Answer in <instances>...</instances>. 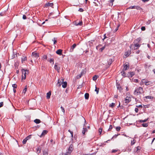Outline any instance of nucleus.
Returning a JSON list of instances; mask_svg holds the SVG:
<instances>
[{
	"label": "nucleus",
	"instance_id": "obj_9",
	"mask_svg": "<svg viewBox=\"0 0 155 155\" xmlns=\"http://www.w3.org/2000/svg\"><path fill=\"white\" fill-rule=\"evenodd\" d=\"M77 45L76 44H74L71 47L70 50V52H72L73 51L74 49L76 47Z\"/></svg>",
	"mask_w": 155,
	"mask_h": 155
},
{
	"label": "nucleus",
	"instance_id": "obj_38",
	"mask_svg": "<svg viewBox=\"0 0 155 155\" xmlns=\"http://www.w3.org/2000/svg\"><path fill=\"white\" fill-rule=\"evenodd\" d=\"M120 128H121L120 127V126H118L117 127H116V130L117 131H120Z\"/></svg>",
	"mask_w": 155,
	"mask_h": 155
},
{
	"label": "nucleus",
	"instance_id": "obj_21",
	"mask_svg": "<svg viewBox=\"0 0 155 155\" xmlns=\"http://www.w3.org/2000/svg\"><path fill=\"white\" fill-rule=\"evenodd\" d=\"M48 150H44L43 151V155H48Z\"/></svg>",
	"mask_w": 155,
	"mask_h": 155
},
{
	"label": "nucleus",
	"instance_id": "obj_5",
	"mask_svg": "<svg viewBox=\"0 0 155 155\" xmlns=\"http://www.w3.org/2000/svg\"><path fill=\"white\" fill-rule=\"evenodd\" d=\"M73 150V146L72 144H71L70 145L68 149V151L66 153L67 154L69 153L70 154Z\"/></svg>",
	"mask_w": 155,
	"mask_h": 155
},
{
	"label": "nucleus",
	"instance_id": "obj_25",
	"mask_svg": "<svg viewBox=\"0 0 155 155\" xmlns=\"http://www.w3.org/2000/svg\"><path fill=\"white\" fill-rule=\"evenodd\" d=\"M34 122L36 124H39L41 122V120L39 119H36L34 120Z\"/></svg>",
	"mask_w": 155,
	"mask_h": 155
},
{
	"label": "nucleus",
	"instance_id": "obj_27",
	"mask_svg": "<svg viewBox=\"0 0 155 155\" xmlns=\"http://www.w3.org/2000/svg\"><path fill=\"white\" fill-rule=\"evenodd\" d=\"M85 98L86 99H88L89 97V94L88 93H86L84 95Z\"/></svg>",
	"mask_w": 155,
	"mask_h": 155
},
{
	"label": "nucleus",
	"instance_id": "obj_15",
	"mask_svg": "<svg viewBox=\"0 0 155 155\" xmlns=\"http://www.w3.org/2000/svg\"><path fill=\"white\" fill-rule=\"evenodd\" d=\"M62 51L61 49H58L56 51V53L58 54L61 55L62 54Z\"/></svg>",
	"mask_w": 155,
	"mask_h": 155
},
{
	"label": "nucleus",
	"instance_id": "obj_24",
	"mask_svg": "<svg viewBox=\"0 0 155 155\" xmlns=\"http://www.w3.org/2000/svg\"><path fill=\"white\" fill-rule=\"evenodd\" d=\"M62 82L60 80H58L57 85L59 87H60L61 85Z\"/></svg>",
	"mask_w": 155,
	"mask_h": 155
},
{
	"label": "nucleus",
	"instance_id": "obj_61",
	"mask_svg": "<svg viewBox=\"0 0 155 155\" xmlns=\"http://www.w3.org/2000/svg\"><path fill=\"white\" fill-rule=\"evenodd\" d=\"M135 111L136 113H137L138 111V109L137 108H135Z\"/></svg>",
	"mask_w": 155,
	"mask_h": 155
},
{
	"label": "nucleus",
	"instance_id": "obj_48",
	"mask_svg": "<svg viewBox=\"0 0 155 155\" xmlns=\"http://www.w3.org/2000/svg\"><path fill=\"white\" fill-rule=\"evenodd\" d=\"M71 137H72V140H74V139H73V132H71Z\"/></svg>",
	"mask_w": 155,
	"mask_h": 155
},
{
	"label": "nucleus",
	"instance_id": "obj_50",
	"mask_svg": "<svg viewBox=\"0 0 155 155\" xmlns=\"http://www.w3.org/2000/svg\"><path fill=\"white\" fill-rule=\"evenodd\" d=\"M120 25H118L117 26V28L115 29L114 30V31L116 32L118 29Z\"/></svg>",
	"mask_w": 155,
	"mask_h": 155
},
{
	"label": "nucleus",
	"instance_id": "obj_1",
	"mask_svg": "<svg viewBox=\"0 0 155 155\" xmlns=\"http://www.w3.org/2000/svg\"><path fill=\"white\" fill-rule=\"evenodd\" d=\"M143 93V89L141 87L136 88L134 92V94L137 96Z\"/></svg>",
	"mask_w": 155,
	"mask_h": 155
},
{
	"label": "nucleus",
	"instance_id": "obj_53",
	"mask_svg": "<svg viewBox=\"0 0 155 155\" xmlns=\"http://www.w3.org/2000/svg\"><path fill=\"white\" fill-rule=\"evenodd\" d=\"M12 86L14 89L15 88H16L17 87V85L15 84H12Z\"/></svg>",
	"mask_w": 155,
	"mask_h": 155
},
{
	"label": "nucleus",
	"instance_id": "obj_33",
	"mask_svg": "<svg viewBox=\"0 0 155 155\" xmlns=\"http://www.w3.org/2000/svg\"><path fill=\"white\" fill-rule=\"evenodd\" d=\"M115 104L114 103H112L109 105V107L112 108H113L115 106Z\"/></svg>",
	"mask_w": 155,
	"mask_h": 155
},
{
	"label": "nucleus",
	"instance_id": "obj_17",
	"mask_svg": "<svg viewBox=\"0 0 155 155\" xmlns=\"http://www.w3.org/2000/svg\"><path fill=\"white\" fill-rule=\"evenodd\" d=\"M48 132V131L47 130H44L43 131L40 137H41L42 136L45 135Z\"/></svg>",
	"mask_w": 155,
	"mask_h": 155
},
{
	"label": "nucleus",
	"instance_id": "obj_22",
	"mask_svg": "<svg viewBox=\"0 0 155 155\" xmlns=\"http://www.w3.org/2000/svg\"><path fill=\"white\" fill-rule=\"evenodd\" d=\"M83 74V72H82L80 74L77 75V76H76L77 78V79L80 78L82 76Z\"/></svg>",
	"mask_w": 155,
	"mask_h": 155
},
{
	"label": "nucleus",
	"instance_id": "obj_54",
	"mask_svg": "<svg viewBox=\"0 0 155 155\" xmlns=\"http://www.w3.org/2000/svg\"><path fill=\"white\" fill-rule=\"evenodd\" d=\"M117 150H113L112 151V153H115L117 151Z\"/></svg>",
	"mask_w": 155,
	"mask_h": 155
},
{
	"label": "nucleus",
	"instance_id": "obj_11",
	"mask_svg": "<svg viewBox=\"0 0 155 155\" xmlns=\"http://www.w3.org/2000/svg\"><path fill=\"white\" fill-rule=\"evenodd\" d=\"M32 56L37 58L39 57V54L35 52H33L32 53Z\"/></svg>",
	"mask_w": 155,
	"mask_h": 155
},
{
	"label": "nucleus",
	"instance_id": "obj_3",
	"mask_svg": "<svg viewBox=\"0 0 155 155\" xmlns=\"http://www.w3.org/2000/svg\"><path fill=\"white\" fill-rule=\"evenodd\" d=\"M129 68V65L127 64H125L124 65V68L122 71L121 72L122 75L124 77H126L127 76L128 74H126L125 73V71L127 70Z\"/></svg>",
	"mask_w": 155,
	"mask_h": 155
},
{
	"label": "nucleus",
	"instance_id": "obj_28",
	"mask_svg": "<svg viewBox=\"0 0 155 155\" xmlns=\"http://www.w3.org/2000/svg\"><path fill=\"white\" fill-rule=\"evenodd\" d=\"M99 77V76L97 75H95L94 77H93V80L95 81Z\"/></svg>",
	"mask_w": 155,
	"mask_h": 155
},
{
	"label": "nucleus",
	"instance_id": "obj_23",
	"mask_svg": "<svg viewBox=\"0 0 155 155\" xmlns=\"http://www.w3.org/2000/svg\"><path fill=\"white\" fill-rule=\"evenodd\" d=\"M148 118L147 119H144L143 120H138L137 121V122H140V123L145 122H146L148 120Z\"/></svg>",
	"mask_w": 155,
	"mask_h": 155
},
{
	"label": "nucleus",
	"instance_id": "obj_62",
	"mask_svg": "<svg viewBox=\"0 0 155 155\" xmlns=\"http://www.w3.org/2000/svg\"><path fill=\"white\" fill-rule=\"evenodd\" d=\"M140 147L139 146H137V150H140Z\"/></svg>",
	"mask_w": 155,
	"mask_h": 155
},
{
	"label": "nucleus",
	"instance_id": "obj_34",
	"mask_svg": "<svg viewBox=\"0 0 155 155\" xmlns=\"http://www.w3.org/2000/svg\"><path fill=\"white\" fill-rule=\"evenodd\" d=\"M141 125L143 127H147L148 126L147 124L146 123L142 124Z\"/></svg>",
	"mask_w": 155,
	"mask_h": 155
},
{
	"label": "nucleus",
	"instance_id": "obj_59",
	"mask_svg": "<svg viewBox=\"0 0 155 155\" xmlns=\"http://www.w3.org/2000/svg\"><path fill=\"white\" fill-rule=\"evenodd\" d=\"M5 15L4 12H1L0 13V16H3Z\"/></svg>",
	"mask_w": 155,
	"mask_h": 155
},
{
	"label": "nucleus",
	"instance_id": "obj_20",
	"mask_svg": "<svg viewBox=\"0 0 155 155\" xmlns=\"http://www.w3.org/2000/svg\"><path fill=\"white\" fill-rule=\"evenodd\" d=\"M87 128H83V130L82 131V133L84 134V135L85 134V132H87Z\"/></svg>",
	"mask_w": 155,
	"mask_h": 155
},
{
	"label": "nucleus",
	"instance_id": "obj_29",
	"mask_svg": "<svg viewBox=\"0 0 155 155\" xmlns=\"http://www.w3.org/2000/svg\"><path fill=\"white\" fill-rule=\"evenodd\" d=\"M113 61L112 59H109V61H108V65L109 66H110V64L112 63Z\"/></svg>",
	"mask_w": 155,
	"mask_h": 155
},
{
	"label": "nucleus",
	"instance_id": "obj_31",
	"mask_svg": "<svg viewBox=\"0 0 155 155\" xmlns=\"http://www.w3.org/2000/svg\"><path fill=\"white\" fill-rule=\"evenodd\" d=\"M27 86H26L25 87V88L23 91L22 93H23L24 94H25L26 93V91L27 90Z\"/></svg>",
	"mask_w": 155,
	"mask_h": 155
},
{
	"label": "nucleus",
	"instance_id": "obj_64",
	"mask_svg": "<svg viewBox=\"0 0 155 155\" xmlns=\"http://www.w3.org/2000/svg\"><path fill=\"white\" fill-rule=\"evenodd\" d=\"M140 52V51L139 50H138L137 51H136V53L137 54H138Z\"/></svg>",
	"mask_w": 155,
	"mask_h": 155
},
{
	"label": "nucleus",
	"instance_id": "obj_13",
	"mask_svg": "<svg viewBox=\"0 0 155 155\" xmlns=\"http://www.w3.org/2000/svg\"><path fill=\"white\" fill-rule=\"evenodd\" d=\"M41 148L40 146L38 147L36 149V153L38 154L40 153H41Z\"/></svg>",
	"mask_w": 155,
	"mask_h": 155
},
{
	"label": "nucleus",
	"instance_id": "obj_6",
	"mask_svg": "<svg viewBox=\"0 0 155 155\" xmlns=\"http://www.w3.org/2000/svg\"><path fill=\"white\" fill-rule=\"evenodd\" d=\"M53 5V3H50L48 2V3H46L44 7H46V8H48V7L50 6V7H51L53 8V7H52Z\"/></svg>",
	"mask_w": 155,
	"mask_h": 155
},
{
	"label": "nucleus",
	"instance_id": "obj_45",
	"mask_svg": "<svg viewBox=\"0 0 155 155\" xmlns=\"http://www.w3.org/2000/svg\"><path fill=\"white\" fill-rule=\"evenodd\" d=\"M31 135H29L26 138H27V140H28V139H30L31 137Z\"/></svg>",
	"mask_w": 155,
	"mask_h": 155
},
{
	"label": "nucleus",
	"instance_id": "obj_30",
	"mask_svg": "<svg viewBox=\"0 0 155 155\" xmlns=\"http://www.w3.org/2000/svg\"><path fill=\"white\" fill-rule=\"evenodd\" d=\"M27 57L26 56H24L23 58H21V61L23 63V61H24L27 60Z\"/></svg>",
	"mask_w": 155,
	"mask_h": 155
},
{
	"label": "nucleus",
	"instance_id": "obj_44",
	"mask_svg": "<svg viewBox=\"0 0 155 155\" xmlns=\"http://www.w3.org/2000/svg\"><path fill=\"white\" fill-rule=\"evenodd\" d=\"M47 57L46 55H44L43 56V59H47Z\"/></svg>",
	"mask_w": 155,
	"mask_h": 155
},
{
	"label": "nucleus",
	"instance_id": "obj_56",
	"mask_svg": "<svg viewBox=\"0 0 155 155\" xmlns=\"http://www.w3.org/2000/svg\"><path fill=\"white\" fill-rule=\"evenodd\" d=\"M141 29L142 31H144L145 30V28L144 26H143L141 28Z\"/></svg>",
	"mask_w": 155,
	"mask_h": 155
},
{
	"label": "nucleus",
	"instance_id": "obj_36",
	"mask_svg": "<svg viewBox=\"0 0 155 155\" xmlns=\"http://www.w3.org/2000/svg\"><path fill=\"white\" fill-rule=\"evenodd\" d=\"M136 6H130L129 7L128 9H136Z\"/></svg>",
	"mask_w": 155,
	"mask_h": 155
},
{
	"label": "nucleus",
	"instance_id": "obj_60",
	"mask_svg": "<svg viewBox=\"0 0 155 155\" xmlns=\"http://www.w3.org/2000/svg\"><path fill=\"white\" fill-rule=\"evenodd\" d=\"M104 38L103 39V40H104V39L105 38H107L108 37L106 36V34H104Z\"/></svg>",
	"mask_w": 155,
	"mask_h": 155
},
{
	"label": "nucleus",
	"instance_id": "obj_43",
	"mask_svg": "<svg viewBox=\"0 0 155 155\" xmlns=\"http://www.w3.org/2000/svg\"><path fill=\"white\" fill-rule=\"evenodd\" d=\"M124 55L127 57L129 55V52L127 51L125 52V53Z\"/></svg>",
	"mask_w": 155,
	"mask_h": 155
},
{
	"label": "nucleus",
	"instance_id": "obj_19",
	"mask_svg": "<svg viewBox=\"0 0 155 155\" xmlns=\"http://www.w3.org/2000/svg\"><path fill=\"white\" fill-rule=\"evenodd\" d=\"M117 88L120 91H121L122 90V87L120 86L119 84H117Z\"/></svg>",
	"mask_w": 155,
	"mask_h": 155
},
{
	"label": "nucleus",
	"instance_id": "obj_37",
	"mask_svg": "<svg viewBox=\"0 0 155 155\" xmlns=\"http://www.w3.org/2000/svg\"><path fill=\"white\" fill-rule=\"evenodd\" d=\"M27 141V138H25V139H24L22 141V143L23 144H25L26 143Z\"/></svg>",
	"mask_w": 155,
	"mask_h": 155
},
{
	"label": "nucleus",
	"instance_id": "obj_42",
	"mask_svg": "<svg viewBox=\"0 0 155 155\" xmlns=\"http://www.w3.org/2000/svg\"><path fill=\"white\" fill-rule=\"evenodd\" d=\"M49 62L50 63L52 62V64H54V59L53 58H51L49 60Z\"/></svg>",
	"mask_w": 155,
	"mask_h": 155
},
{
	"label": "nucleus",
	"instance_id": "obj_39",
	"mask_svg": "<svg viewBox=\"0 0 155 155\" xmlns=\"http://www.w3.org/2000/svg\"><path fill=\"white\" fill-rule=\"evenodd\" d=\"M136 9L138 10H142V8L138 6H136Z\"/></svg>",
	"mask_w": 155,
	"mask_h": 155
},
{
	"label": "nucleus",
	"instance_id": "obj_7",
	"mask_svg": "<svg viewBox=\"0 0 155 155\" xmlns=\"http://www.w3.org/2000/svg\"><path fill=\"white\" fill-rule=\"evenodd\" d=\"M61 81H62V82L61 84L62 85V87L64 88H66L67 85V83L66 81H63V80L61 79Z\"/></svg>",
	"mask_w": 155,
	"mask_h": 155
},
{
	"label": "nucleus",
	"instance_id": "obj_16",
	"mask_svg": "<svg viewBox=\"0 0 155 155\" xmlns=\"http://www.w3.org/2000/svg\"><path fill=\"white\" fill-rule=\"evenodd\" d=\"M54 68L55 70H57L58 72H59L60 68L58 66V65L56 64V63L54 65Z\"/></svg>",
	"mask_w": 155,
	"mask_h": 155
},
{
	"label": "nucleus",
	"instance_id": "obj_58",
	"mask_svg": "<svg viewBox=\"0 0 155 155\" xmlns=\"http://www.w3.org/2000/svg\"><path fill=\"white\" fill-rule=\"evenodd\" d=\"M22 18L24 19H26V17L25 15H23Z\"/></svg>",
	"mask_w": 155,
	"mask_h": 155
},
{
	"label": "nucleus",
	"instance_id": "obj_35",
	"mask_svg": "<svg viewBox=\"0 0 155 155\" xmlns=\"http://www.w3.org/2000/svg\"><path fill=\"white\" fill-rule=\"evenodd\" d=\"M145 98H146V99H151L153 98V97L152 96H146L145 97Z\"/></svg>",
	"mask_w": 155,
	"mask_h": 155
},
{
	"label": "nucleus",
	"instance_id": "obj_46",
	"mask_svg": "<svg viewBox=\"0 0 155 155\" xmlns=\"http://www.w3.org/2000/svg\"><path fill=\"white\" fill-rule=\"evenodd\" d=\"M134 141H135L134 140H133L132 141L131 140V145H133V144H134L135 143V142H134Z\"/></svg>",
	"mask_w": 155,
	"mask_h": 155
},
{
	"label": "nucleus",
	"instance_id": "obj_8",
	"mask_svg": "<svg viewBox=\"0 0 155 155\" xmlns=\"http://www.w3.org/2000/svg\"><path fill=\"white\" fill-rule=\"evenodd\" d=\"M128 74H127L128 75L127 77H130L132 78L135 74V73L134 72L132 71L131 72H129L128 73Z\"/></svg>",
	"mask_w": 155,
	"mask_h": 155
},
{
	"label": "nucleus",
	"instance_id": "obj_4",
	"mask_svg": "<svg viewBox=\"0 0 155 155\" xmlns=\"http://www.w3.org/2000/svg\"><path fill=\"white\" fill-rule=\"evenodd\" d=\"M134 44H131L130 46V48L132 50L137 49L141 45L138 43H134Z\"/></svg>",
	"mask_w": 155,
	"mask_h": 155
},
{
	"label": "nucleus",
	"instance_id": "obj_57",
	"mask_svg": "<svg viewBox=\"0 0 155 155\" xmlns=\"http://www.w3.org/2000/svg\"><path fill=\"white\" fill-rule=\"evenodd\" d=\"M78 11L80 12H82L84 11V10L82 8H80L78 10Z\"/></svg>",
	"mask_w": 155,
	"mask_h": 155
},
{
	"label": "nucleus",
	"instance_id": "obj_47",
	"mask_svg": "<svg viewBox=\"0 0 155 155\" xmlns=\"http://www.w3.org/2000/svg\"><path fill=\"white\" fill-rule=\"evenodd\" d=\"M113 128V126L111 125H110L109 126V129L108 130H110L111 129H112Z\"/></svg>",
	"mask_w": 155,
	"mask_h": 155
},
{
	"label": "nucleus",
	"instance_id": "obj_2",
	"mask_svg": "<svg viewBox=\"0 0 155 155\" xmlns=\"http://www.w3.org/2000/svg\"><path fill=\"white\" fill-rule=\"evenodd\" d=\"M22 75H21L22 79H25L26 78V74L29 73V71L27 69H25L22 68L21 69Z\"/></svg>",
	"mask_w": 155,
	"mask_h": 155
},
{
	"label": "nucleus",
	"instance_id": "obj_10",
	"mask_svg": "<svg viewBox=\"0 0 155 155\" xmlns=\"http://www.w3.org/2000/svg\"><path fill=\"white\" fill-rule=\"evenodd\" d=\"M75 25L76 26H81L83 25V22L82 21H81L78 22L77 21H75Z\"/></svg>",
	"mask_w": 155,
	"mask_h": 155
},
{
	"label": "nucleus",
	"instance_id": "obj_40",
	"mask_svg": "<svg viewBox=\"0 0 155 155\" xmlns=\"http://www.w3.org/2000/svg\"><path fill=\"white\" fill-rule=\"evenodd\" d=\"M99 90V88H97L96 87V88L95 90V91L97 92V94H98Z\"/></svg>",
	"mask_w": 155,
	"mask_h": 155
},
{
	"label": "nucleus",
	"instance_id": "obj_52",
	"mask_svg": "<svg viewBox=\"0 0 155 155\" xmlns=\"http://www.w3.org/2000/svg\"><path fill=\"white\" fill-rule=\"evenodd\" d=\"M102 128H100L99 129L98 131L99 133L101 134L102 132Z\"/></svg>",
	"mask_w": 155,
	"mask_h": 155
},
{
	"label": "nucleus",
	"instance_id": "obj_55",
	"mask_svg": "<svg viewBox=\"0 0 155 155\" xmlns=\"http://www.w3.org/2000/svg\"><path fill=\"white\" fill-rule=\"evenodd\" d=\"M3 105V103L2 102L0 103V107H2Z\"/></svg>",
	"mask_w": 155,
	"mask_h": 155
},
{
	"label": "nucleus",
	"instance_id": "obj_14",
	"mask_svg": "<svg viewBox=\"0 0 155 155\" xmlns=\"http://www.w3.org/2000/svg\"><path fill=\"white\" fill-rule=\"evenodd\" d=\"M126 103H128L131 101L130 98L128 97H127L125 99Z\"/></svg>",
	"mask_w": 155,
	"mask_h": 155
},
{
	"label": "nucleus",
	"instance_id": "obj_32",
	"mask_svg": "<svg viewBox=\"0 0 155 155\" xmlns=\"http://www.w3.org/2000/svg\"><path fill=\"white\" fill-rule=\"evenodd\" d=\"M57 38H54L52 40V41H54V45L57 43Z\"/></svg>",
	"mask_w": 155,
	"mask_h": 155
},
{
	"label": "nucleus",
	"instance_id": "obj_18",
	"mask_svg": "<svg viewBox=\"0 0 155 155\" xmlns=\"http://www.w3.org/2000/svg\"><path fill=\"white\" fill-rule=\"evenodd\" d=\"M51 94V92L50 91L47 93L46 97L47 99H49L50 98Z\"/></svg>",
	"mask_w": 155,
	"mask_h": 155
},
{
	"label": "nucleus",
	"instance_id": "obj_49",
	"mask_svg": "<svg viewBox=\"0 0 155 155\" xmlns=\"http://www.w3.org/2000/svg\"><path fill=\"white\" fill-rule=\"evenodd\" d=\"M61 109L62 111L64 113L65 112L64 108L62 106L61 107Z\"/></svg>",
	"mask_w": 155,
	"mask_h": 155
},
{
	"label": "nucleus",
	"instance_id": "obj_26",
	"mask_svg": "<svg viewBox=\"0 0 155 155\" xmlns=\"http://www.w3.org/2000/svg\"><path fill=\"white\" fill-rule=\"evenodd\" d=\"M143 82L145 83V85H148L150 84V82L147 80H145Z\"/></svg>",
	"mask_w": 155,
	"mask_h": 155
},
{
	"label": "nucleus",
	"instance_id": "obj_63",
	"mask_svg": "<svg viewBox=\"0 0 155 155\" xmlns=\"http://www.w3.org/2000/svg\"><path fill=\"white\" fill-rule=\"evenodd\" d=\"M134 82H135L136 83H137L138 82V80L137 79H135L134 80Z\"/></svg>",
	"mask_w": 155,
	"mask_h": 155
},
{
	"label": "nucleus",
	"instance_id": "obj_51",
	"mask_svg": "<svg viewBox=\"0 0 155 155\" xmlns=\"http://www.w3.org/2000/svg\"><path fill=\"white\" fill-rule=\"evenodd\" d=\"M96 153H92L91 154H83V155H95Z\"/></svg>",
	"mask_w": 155,
	"mask_h": 155
},
{
	"label": "nucleus",
	"instance_id": "obj_12",
	"mask_svg": "<svg viewBox=\"0 0 155 155\" xmlns=\"http://www.w3.org/2000/svg\"><path fill=\"white\" fill-rule=\"evenodd\" d=\"M141 40V39L140 38H138L137 39L134 40V43L139 44V43H140Z\"/></svg>",
	"mask_w": 155,
	"mask_h": 155
},
{
	"label": "nucleus",
	"instance_id": "obj_41",
	"mask_svg": "<svg viewBox=\"0 0 155 155\" xmlns=\"http://www.w3.org/2000/svg\"><path fill=\"white\" fill-rule=\"evenodd\" d=\"M79 3H81L84 2V0H78Z\"/></svg>",
	"mask_w": 155,
	"mask_h": 155
}]
</instances>
